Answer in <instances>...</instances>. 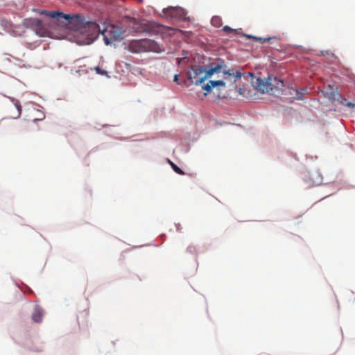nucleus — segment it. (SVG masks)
Instances as JSON below:
<instances>
[{
  "instance_id": "nucleus-7",
  "label": "nucleus",
  "mask_w": 355,
  "mask_h": 355,
  "mask_svg": "<svg viewBox=\"0 0 355 355\" xmlns=\"http://www.w3.org/2000/svg\"><path fill=\"white\" fill-rule=\"evenodd\" d=\"M44 315V310L43 309L39 306L36 305L34 308L33 313L32 314V320L35 322L40 323L42 320V317Z\"/></svg>"
},
{
  "instance_id": "nucleus-20",
  "label": "nucleus",
  "mask_w": 355,
  "mask_h": 355,
  "mask_svg": "<svg viewBox=\"0 0 355 355\" xmlns=\"http://www.w3.org/2000/svg\"><path fill=\"white\" fill-rule=\"evenodd\" d=\"M178 74H175L174 76V81L178 83Z\"/></svg>"
},
{
  "instance_id": "nucleus-16",
  "label": "nucleus",
  "mask_w": 355,
  "mask_h": 355,
  "mask_svg": "<svg viewBox=\"0 0 355 355\" xmlns=\"http://www.w3.org/2000/svg\"><path fill=\"white\" fill-rule=\"evenodd\" d=\"M339 96H340L338 92H336V91L331 92L329 94H328V98L331 100H334V101L338 100Z\"/></svg>"
},
{
  "instance_id": "nucleus-4",
  "label": "nucleus",
  "mask_w": 355,
  "mask_h": 355,
  "mask_svg": "<svg viewBox=\"0 0 355 355\" xmlns=\"http://www.w3.org/2000/svg\"><path fill=\"white\" fill-rule=\"evenodd\" d=\"M253 87L261 93H269L275 94V91L279 89V85H282V80L277 78L268 77V78H257L252 82Z\"/></svg>"
},
{
  "instance_id": "nucleus-5",
  "label": "nucleus",
  "mask_w": 355,
  "mask_h": 355,
  "mask_svg": "<svg viewBox=\"0 0 355 355\" xmlns=\"http://www.w3.org/2000/svg\"><path fill=\"white\" fill-rule=\"evenodd\" d=\"M128 50L135 53L146 51L160 52L162 48L153 40L143 39L133 40L128 45Z\"/></svg>"
},
{
  "instance_id": "nucleus-2",
  "label": "nucleus",
  "mask_w": 355,
  "mask_h": 355,
  "mask_svg": "<svg viewBox=\"0 0 355 355\" xmlns=\"http://www.w3.org/2000/svg\"><path fill=\"white\" fill-rule=\"evenodd\" d=\"M222 63H211L210 67L207 69L200 66L193 67L191 70L187 72L188 78L193 85H201L205 80L211 78L214 73L219 72L222 69Z\"/></svg>"
},
{
  "instance_id": "nucleus-12",
  "label": "nucleus",
  "mask_w": 355,
  "mask_h": 355,
  "mask_svg": "<svg viewBox=\"0 0 355 355\" xmlns=\"http://www.w3.org/2000/svg\"><path fill=\"white\" fill-rule=\"evenodd\" d=\"M83 60H79L78 61V69L76 71L80 75L87 73L88 71L85 64H82Z\"/></svg>"
},
{
  "instance_id": "nucleus-6",
  "label": "nucleus",
  "mask_w": 355,
  "mask_h": 355,
  "mask_svg": "<svg viewBox=\"0 0 355 355\" xmlns=\"http://www.w3.org/2000/svg\"><path fill=\"white\" fill-rule=\"evenodd\" d=\"M162 12L166 17L175 21H187L189 19L186 10L180 7H168L164 8Z\"/></svg>"
},
{
  "instance_id": "nucleus-13",
  "label": "nucleus",
  "mask_w": 355,
  "mask_h": 355,
  "mask_svg": "<svg viewBox=\"0 0 355 355\" xmlns=\"http://www.w3.org/2000/svg\"><path fill=\"white\" fill-rule=\"evenodd\" d=\"M211 24L214 27H220L223 25L222 19L218 16H214L211 19Z\"/></svg>"
},
{
  "instance_id": "nucleus-18",
  "label": "nucleus",
  "mask_w": 355,
  "mask_h": 355,
  "mask_svg": "<svg viewBox=\"0 0 355 355\" xmlns=\"http://www.w3.org/2000/svg\"><path fill=\"white\" fill-rule=\"evenodd\" d=\"M94 70L98 73V74H100V75H102V76H107V72L104 70V69H102L101 67H94Z\"/></svg>"
},
{
  "instance_id": "nucleus-21",
  "label": "nucleus",
  "mask_w": 355,
  "mask_h": 355,
  "mask_svg": "<svg viewBox=\"0 0 355 355\" xmlns=\"http://www.w3.org/2000/svg\"><path fill=\"white\" fill-rule=\"evenodd\" d=\"M248 37H252L254 39H256V40H261V38H257L256 37H251L250 35H246Z\"/></svg>"
},
{
  "instance_id": "nucleus-10",
  "label": "nucleus",
  "mask_w": 355,
  "mask_h": 355,
  "mask_svg": "<svg viewBox=\"0 0 355 355\" xmlns=\"http://www.w3.org/2000/svg\"><path fill=\"white\" fill-rule=\"evenodd\" d=\"M10 58H12L13 60H15L17 64H18L21 67H30V65L26 62V60L23 59L18 58L14 55H10Z\"/></svg>"
},
{
  "instance_id": "nucleus-8",
  "label": "nucleus",
  "mask_w": 355,
  "mask_h": 355,
  "mask_svg": "<svg viewBox=\"0 0 355 355\" xmlns=\"http://www.w3.org/2000/svg\"><path fill=\"white\" fill-rule=\"evenodd\" d=\"M225 83L223 80H209V83L206 85L202 86V89L205 90L207 92L209 93L211 92L212 88L216 86H222L224 87Z\"/></svg>"
},
{
  "instance_id": "nucleus-3",
  "label": "nucleus",
  "mask_w": 355,
  "mask_h": 355,
  "mask_svg": "<svg viewBox=\"0 0 355 355\" xmlns=\"http://www.w3.org/2000/svg\"><path fill=\"white\" fill-rule=\"evenodd\" d=\"M102 26L101 28L99 24L90 21V32L94 31L103 35L105 42L107 44L111 42L109 39L116 40L122 34V30L118 26L105 23Z\"/></svg>"
},
{
  "instance_id": "nucleus-15",
  "label": "nucleus",
  "mask_w": 355,
  "mask_h": 355,
  "mask_svg": "<svg viewBox=\"0 0 355 355\" xmlns=\"http://www.w3.org/2000/svg\"><path fill=\"white\" fill-rule=\"evenodd\" d=\"M169 162L172 168L174 170L175 173H177L179 175H184V172L180 167H178L177 165H175L173 162L171 161Z\"/></svg>"
},
{
  "instance_id": "nucleus-19",
  "label": "nucleus",
  "mask_w": 355,
  "mask_h": 355,
  "mask_svg": "<svg viewBox=\"0 0 355 355\" xmlns=\"http://www.w3.org/2000/svg\"><path fill=\"white\" fill-rule=\"evenodd\" d=\"M347 105L348 107H355V104H354V103H351V102H348V103H347Z\"/></svg>"
},
{
  "instance_id": "nucleus-23",
  "label": "nucleus",
  "mask_w": 355,
  "mask_h": 355,
  "mask_svg": "<svg viewBox=\"0 0 355 355\" xmlns=\"http://www.w3.org/2000/svg\"><path fill=\"white\" fill-rule=\"evenodd\" d=\"M270 40V38L264 39V40H265V41H266V40Z\"/></svg>"
},
{
  "instance_id": "nucleus-14",
  "label": "nucleus",
  "mask_w": 355,
  "mask_h": 355,
  "mask_svg": "<svg viewBox=\"0 0 355 355\" xmlns=\"http://www.w3.org/2000/svg\"><path fill=\"white\" fill-rule=\"evenodd\" d=\"M223 73L229 76H234L237 78L242 76V73L239 71L234 72L232 70L223 71Z\"/></svg>"
},
{
  "instance_id": "nucleus-11",
  "label": "nucleus",
  "mask_w": 355,
  "mask_h": 355,
  "mask_svg": "<svg viewBox=\"0 0 355 355\" xmlns=\"http://www.w3.org/2000/svg\"><path fill=\"white\" fill-rule=\"evenodd\" d=\"M14 107L16 109V112L12 116V119H17L21 114V106L18 101L14 103Z\"/></svg>"
},
{
  "instance_id": "nucleus-17",
  "label": "nucleus",
  "mask_w": 355,
  "mask_h": 355,
  "mask_svg": "<svg viewBox=\"0 0 355 355\" xmlns=\"http://www.w3.org/2000/svg\"><path fill=\"white\" fill-rule=\"evenodd\" d=\"M223 30L226 34H230L232 33H237L238 31L236 29H233L228 26H223Z\"/></svg>"
},
{
  "instance_id": "nucleus-1",
  "label": "nucleus",
  "mask_w": 355,
  "mask_h": 355,
  "mask_svg": "<svg viewBox=\"0 0 355 355\" xmlns=\"http://www.w3.org/2000/svg\"><path fill=\"white\" fill-rule=\"evenodd\" d=\"M40 14L51 18H62L67 21L73 28L74 42L79 45L89 44V21L82 14L68 15L60 11H48L41 10Z\"/></svg>"
},
{
  "instance_id": "nucleus-22",
  "label": "nucleus",
  "mask_w": 355,
  "mask_h": 355,
  "mask_svg": "<svg viewBox=\"0 0 355 355\" xmlns=\"http://www.w3.org/2000/svg\"><path fill=\"white\" fill-rule=\"evenodd\" d=\"M191 248H192V247H189V248H188V250H189L190 251H191Z\"/></svg>"
},
{
  "instance_id": "nucleus-9",
  "label": "nucleus",
  "mask_w": 355,
  "mask_h": 355,
  "mask_svg": "<svg viewBox=\"0 0 355 355\" xmlns=\"http://www.w3.org/2000/svg\"><path fill=\"white\" fill-rule=\"evenodd\" d=\"M33 24L35 26L37 34L40 35L41 36L46 35L47 31L44 28L42 20L39 19H35L33 21Z\"/></svg>"
}]
</instances>
